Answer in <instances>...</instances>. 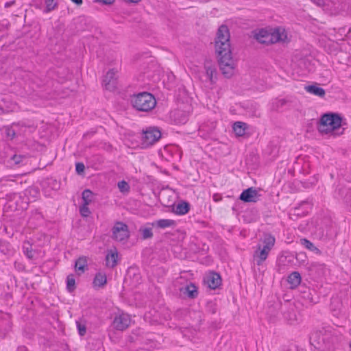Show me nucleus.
I'll list each match as a JSON object with an SVG mask.
<instances>
[{
    "mask_svg": "<svg viewBox=\"0 0 351 351\" xmlns=\"http://www.w3.org/2000/svg\"><path fill=\"white\" fill-rule=\"evenodd\" d=\"M15 3H16V1H15L14 0L11 1H9V2H6V3H5V5H4V6H5V8H10V7H11L12 5H14V4H15Z\"/></svg>",
    "mask_w": 351,
    "mask_h": 351,
    "instance_id": "nucleus-44",
    "label": "nucleus"
},
{
    "mask_svg": "<svg viewBox=\"0 0 351 351\" xmlns=\"http://www.w3.org/2000/svg\"><path fill=\"white\" fill-rule=\"evenodd\" d=\"M313 2L319 7H323L325 5L324 0H312Z\"/></svg>",
    "mask_w": 351,
    "mask_h": 351,
    "instance_id": "nucleus-41",
    "label": "nucleus"
},
{
    "mask_svg": "<svg viewBox=\"0 0 351 351\" xmlns=\"http://www.w3.org/2000/svg\"><path fill=\"white\" fill-rule=\"evenodd\" d=\"M16 135L15 131L12 128H6V136L12 139Z\"/></svg>",
    "mask_w": 351,
    "mask_h": 351,
    "instance_id": "nucleus-38",
    "label": "nucleus"
},
{
    "mask_svg": "<svg viewBox=\"0 0 351 351\" xmlns=\"http://www.w3.org/2000/svg\"><path fill=\"white\" fill-rule=\"evenodd\" d=\"M342 117L337 113L328 112L322 115L319 125L318 131L322 134H328L335 130L339 128L341 125Z\"/></svg>",
    "mask_w": 351,
    "mask_h": 351,
    "instance_id": "nucleus-3",
    "label": "nucleus"
},
{
    "mask_svg": "<svg viewBox=\"0 0 351 351\" xmlns=\"http://www.w3.org/2000/svg\"><path fill=\"white\" fill-rule=\"evenodd\" d=\"M73 3L77 5H81L83 3L82 0H71Z\"/></svg>",
    "mask_w": 351,
    "mask_h": 351,
    "instance_id": "nucleus-46",
    "label": "nucleus"
},
{
    "mask_svg": "<svg viewBox=\"0 0 351 351\" xmlns=\"http://www.w3.org/2000/svg\"><path fill=\"white\" fill-rule=\"evenodd\" d=\"M77 326L78 329V332L80 336H84L86 331V328L85 325L81 324L80 322H77Z\"/></svg>",
    "mask_w": 351,
    "mask_h": 351,
    "instance_id": "nucleus-37",
    "label": "nucleus"
},
{
    "mask_svg": "<svg viewBox=\"0 0 351 351\" xmlns=\"http://www.w3.org/2000/svg\"><path fill=\"white\" fill-rule=\"evenodd\" d=\"M139 231L142 233V239L144 240L153 237V232L151 228H141Z\"/></svg>",
    "mask_w": 351,
    "mask_h": 351,
    "instance_id": "nucleus-30",
    "label": "nucleus"
},
{
    "mask_svg": "<svg viewBox=\"0 0 351 351\" xmlns=\"http://www.w3.org/2000/svg\"><path fill=\"white\" fill-rule=\"evenodd\" d=\"M300 243L306 249L312 252H315L317 254H320V250L317 247H315L311 241L308 240L307 239H301Z\"/></svg>",
    "mask_w": 351,
    "mask_h": 351,
    "instance_id": "nucleus-27",
    "label": "nucleus"
},
{
    "mask_svg": "<svg viewBox=\"0 0 351 351\" xmlns=\"http://www.w3.org/2000/svg\"><path fill=\"white\" fill-rule=\"evenodd\" d=\"M117 186H118L119 191L121 193H128L130 191V185L125 180L119 181L118 182Z\"/></svg>",
    "mask_w": 351,
    "mask_h": 351,
    "instance_id": "nucleus-32",
    "label": "nucleus"
},
{
    "mask_svg": "<svg viewBox=\"0 0 351 351\" xmlns=\"http://www.w3.org/2000/svg\"><path fill=\"white\" fill-rule=\"evenodd\" d=\"M283 34H281L279 29H274L273 32L269 33V40L266 41V45L274 44L280 41L284 40L282 38Z\"/></svg>",
    "mask_w": 351,
    "mask_h": 351,
    "instance_id": "nucleus-20",
    "label": "nucleus"
},
{
    "mask_svg": "<svg viewBox=\"0 0 351 351\" xmlns=\"http://www.w3.org/2000/svg\"><path fill=\"white\" fill-rule=\"evenodd\" d=\"M25 159V156L14 154L11 157V160L15 165H20Z\"/></svg>",
    "mask_w": 351,
    "mask_h": 351,
    "instance_id": "nucleus-35",
    "label": "nucleus"
},
{
    "mask_svg": "<svg viewBox=\"0 0 351 351\" xmlns=\"http://www.w3.org/2000/svg\"><path fill=\"white\" fill-rule=\"evenodd\" d=\"M301 297L309 303L315 304L317 302V298H315V292L314 290L311 291L308 287H301L300 290Z\"/></svg>",
    "mask_w": 351,
    "mask_h": 351,
    "instance_id": "nucleus-12",
    "label": "nucleus"
},
{
    "mask_svg": "<svg viewBox=\"0 0 351 351\" xmlns=\"http://www.w3.org/2000/svg\"><path fill=\"white\" fill-rule=\"evenodd\" d=\"M269 252V250L263 247L261 248L260 245H258V250L255 251L254 254V258L256 261L257 265L260 266L263 263V262L267 258Z\"/></svg>",
    "mask_w": 351,
    "mask_h": 351,
    "instance_id": "nucleus-11",
    "label": "nucleus"
},
{
    "mask_svg": "<svg viewBox=\"0 0 351 351\" xmlns=\"http://www.w3.org/2000/svg\"><path fill=\"white\" fill-rule=\"evenodd\" d=\"M260 195L254 187H250L243 191L239 195V199L245 203H255L258 202Z\"/></svg>",
    "mask_w": 351,
    "mask_h": 351,
    "instance_id": "nucleus-7",
    "label": "nucleus"
},
{
    "mask_svg": "<svg viewBox=\"0 0 351 351\" xmlns=\"http://www.w3.org/2000/svg\"><path fill=\"white\" fill-rule=\"evenodd\" d=\"M76 289L74 275L71 274L66 277V290L69 293L73 292Z\"/></svg>",
    "mask_w": 351,
    "mask_h": 351,
    "instance_id": "nucleus-26",
    "label": "nucleus"
},
{
    "mask_svg": "<svg viewBox=\"0 0 351 351\" xmlns=\"http://www.w3.org/2000/svg\"><path fill=\"white\" fill-rule=\"evenodd\" d=\"M275 242L276 239L272 234L269 233L264 234L263 239V247L271 251L275 245Z\"/></svg>",
    "mask_w": 351,
    "mask_h": 351,
    "instance_id": "nucleus-22",
    "label": "nucleus"
},
{
    "mask_svg": "<svg viewBox=\"0 0 351 351\" xmlns=\"http://www.w3.org/2000/svg\"><path fill=\"white\" fill-rule=\"evenodd\" d=\"M112 238L118 241H123L130 237V231L126 223L117 221L112 228Z\"/></svg>",
    "mask_w": 351,
    "mask_h": 351,
    "instance_id": "nucleus-5",
    "label": "nucleus"
},
{
    "mask_svg": "<svg viewBox=\"0 0 351 351\" xmlns=\"http://www.w3.org/2000/svg\"><path fill=\"white\" fill-rule=\"evenodd\" d=\"M301 280L302 277L298 271H293L287 278V282L290 285V287L291 289L297 287L300 284Z\"/></svg>",
    "mask_w": 351,
    "mask_h": 351,
    "instance_id": "nucleus-16",
    "label": "nucleus"
},
{
    "mask_svg": "<svg viewBox=\"0 0 351 351\" xmlns=\"http://www.w3.org/2000/svg\"><path fill=\"white\" fill-rule=\"evenodd\" d=\"M75 268L78 275L84 273L85 271L88 269L86 258L82 256L77 258L75 261Z\"/></svg>",
    "mask_w": 351,
    "mask_h": 351,
    "instance_id": "nucleus-17",
    "label": "nucleus"
},
{
    "mask_svg": "<svg viewBox=\"0 0 351 351\" xmlns=\"http://www.w3.org/2000/svg\"><path fill=\"white\" fill-rule=\"evenodd\" d=\"M230 32L227 25H221L217 29L215 40L219 68L226 77H230L234 71Z\"/></svg>",
    "mask_w": 351,
    "mask_h": 351,
    "instance_id": "nucleus-1",
    "label": "nucleus"
},
{
    "mask_svg": "<svg viewBox=\"0 0 351 351\" xmlns=\"http://www.w3.org/2000/svg\"><path fill=\"white\" fill-rule=\"evenodd\" d=\"M20 349H21V350H23V351H26V350H27V349H26V348H25V347L21 348Z\"/></svg>",
    "mask_w": 351,
    "mask_h": 351,
    "instance_id": "nucleus-48",
    "label": "nucleus"
},
{
    "mask_svg": "<svg viewBox=\"0 0 351 351\" xmlns=\"http://www.w3.org/2000/svg\"><path fill=\"white\" fill-rule=\"evenodd\" d=\"M131 104L134 108L138 111H151L156 105L154 96L148 92L134 94L131 97Z\"/></svg>",
    "mask_w": 351,
    "mask_h": 351,
    "instance_id": "nucleus-2",
    "label": "nucleus"
},
{
    "mask_svg": "<svg viewBox=\"0 0 351 351\" xmlns=\"http://www.w3.org/2000/svg\"><path fill=\"white\" fill-rule=\"evenodd\" d=\"M349 347H350V349L351 350V341L349 343Z\"/></svg>",
    "mask_w": 351,
    "mask_h": 351,
    "instance_id": "nucleus-49",
    "label": "nucleus"
},
{
    "mask_svg": "<svg viewBox=\"0 0 351 351\" xmlns=\"http://www.w3.org/2000/svg\"><path fill=\"white\" fill-rule=\"evenodd\" d=\"M96 1L101 2L105 5H110L114 1V0H96Z\"/></svg>",
    "mask_w": 351,
    "mask_h": 351,
    "instance_id": "nucleus-42",
    "label": "nucleus"
},
{
    "mask_svg": "<svg viewBox=\"0 0 351 351\" xmlns=\"http://www.w3.org/2000/svg\"><path fill=\"white\" fill-rule=\"evenodd\" d=\"M305 90L308 93L320 97H324L326 95L325 90L323 88L319 87L315 84L306 86L305 87Z\"/></svg>",
    "mask_w": 351,
    "mask_h": 351,
    "instance_id": "nucleus-18",
    "label": "nucleus"
},
{
    "mask_svg": "<svg viewBox=\"0 0 351 351\" xmlns=\"http://www.w3.org/2000/svg\"><path fill=\"white\" fill-rule=\"evenodd\" d=\"M118 252L116 247L108 250L106 256V265L110 268H114L117 265Z\"/></svg>",
    "mask_w": 351,
    "mask_h": 351,
    "instance_id": "nucleus-10",
    "label": "nucleus"
},
{
    "mask_svg": "<svg viewBox=\"0 0 351 351\" xmlns=\"http://www.w3.org/2000/svg\"><path fill=\"white\" fill-rule=\"evenodd\" d=\"M23 250L24 254L29 260H32L34 258L35 251L32 249V245L28 241H25L23 245Z\"/></svg>",
    "mask_w": 351,
    "mask_h": 351,
    "instance_id": "nucleus-25",
    "label": "nucleus"
},
{
    "mask_svg": "<svg viewBox=\"0 0 351 351\" xmlns=\"http://www.w3.org/2000/svg\"><path fill=\"white\" fill-rule=\"evenodd\" d=\"M206 311L210 314H215L217 312V306L215 302L208 301L206 306Z\"/></svg>",
    "mask_w": 351,
    "mask_h": 351,
    "instance_id": "nucleus-31",
    "label": "nucleus"
},
{
    "mask_svg": "<svg viewBox=\"0 0 351 351\" xmlns=\"http://www.w3.org/2000/svg\"><path fill=\"white\" fill-rule=\"evenodd\" d=\"M85 166L83 162H76L75 164V171L76 173L79 175L82 174L84 172Z\"/></svg>",
    "mask_w": 351,
    "mask_h": 351,
    "instance_id": "nucleus-36",
    "label": "nucleus"
},
{
    "mask_svg": "<svg viewBox=\"0 0 351 351\" xmlns=\"http://www.w3.org/2000/svg\"><path fill=\"white\" fill-rule=\"evenodd\" d=\"M117 72L118 71L114 69H110L104 77L103 84L106 90L110 91L115 90L117 80L116 74Z\"/></svg>",
    "mask_w": 351,
    "mask_h": 351,
    "instance_id": "nucleus-6",
    "label": "nucleus"
},
{
    "mask_svg": "<svg viewBox=\"0 0 351 351\" xmlns=\"http://www.w3.org/2000/svg\"><path fill=\"white\" fill-rule=\"evenodd\" d=\"M213 199L215 202H217L221 200L222 197L220 195L216 193L213 195Z\"/></svg>",
    "mask_w": 351,
    "mask_h": 351,
    "instance_id": "nucleus-43",
    "label": "nucleus"
},
{
    "mask_svg": "<svg viewBox=\"0 0 351 351\" xmlns=\"http://www.w3.org/2000/svg\"><path fill=\"white\" fill-rule=\"evenodd\" d=\"M345 201L347 204H349L351 206V189L347 192L345 197Z\"/></svg>",
    "mask_w": 351,
    "mask_h": 351,
    "instance_id": "nucleus-40",
    "label": "nucleus"
},
{
    "mask_svg": "<svg viewBox=\"0 0 351 351\" xmlns=\"http://www.w3.org/2000/svg\"><path fill=\"white\" fill-rule=\"evenodd\" d=\"M269 33L270 32L265 29H260L258 30H255L253 32L254 38L260 43L265 44L266 41L269 40Z\"/></svg>",
    "mask_w": 351,
    "mask_h": 351,
    "instance_id": "nucleus-13",
    "label": "nucleus"
},
{
    "mask_svg": "<svg viewBox=\"0 0 351 351\" xmlns=\"http://www.w3.org/2000/svg\"><path fill=\"white\" fill-rule=\"evenodd\" d=\"M161 138V132L157 127H148L142 132L141 145L143 147L153 145Z\"/></svg>",
    "mask_w": 351,
    "mask_h": 351,
    "instance_id": "nucleus-4",
    "label": "nucleus"
},
{
    "mask_svg": "<svg viewBox=\"0 0 351 351\" xmlns=\"http://www.w3.org/2000/svg\"><path fill=\"white\" fill-rule=\"evenodd\" d=\"M208 286L211 289L218 288L221 284V278L219 274L215 271H210L206 276V280Z\"/></svg>",
    "mask_w": 351,
    "mask_h": 351,
    "instance_id": "nucleus-9",
    "label": "nucleus"
},
{
    "mask_svg": "<svg viewBox=\"0 0 351 351\" xmlns=\"http://www.w3.org/2000/svg\"><path fill=\"white\" fill-rule=\"evenodd\" d=\"M190 210V204L186 201L179 202L175 209L174 212L178 215H183L186 214Z\"/></svg>",
    "mask_w": 351,
    "mask_h": 351,
    "instance_id": "nucleus-21",
    "label": "nucleus"
},
{
    "mask_svg": "<svg viewBox=\"0 0 351 351\" xmlns=\"http://www.w3.org/2000/svg\"><path fill=\"white\" fill-rule=\"evenodd\" d=\"M80 215L83 217H88L90 214V211L88 207V205H84L82 204L80 207Z\"/></svg>",
    "mask_w": 351,
    "mask_h": 351,
    "instance_id": "nucleus-34",
    "label": "nucleus"
},
{
    "mask_svg": "<svg viewBox=\"0 0 351 351\" xmlns=\"http://www.w3.org/2000/svg\"><path fill=\"white\" fill-rule=\"evenodd\" d=\"M152 226L164 229L169 227H175L176 226V222L173 219H161L154 221L152 223Z\"/></svg>",
    "mask_w": 351,
    "mask_h": 351,
    "instance_id": "nucleus-14",
    "label": "nucleus"
},
{
    "mask_svg": "<svg viewBox=\"0 0 351 351\" xmlns=\"http://www.w3.org/2000/svg\"><path fill=\"white\" fill-rule=\"evenodd\" d=\"M341 306L342 303L339 298H335L331 299L330 308L335 314L337 315L340 312Z\"/></svg>",
    "mask_w": 351,
    "mask_h": 351,
    "instance_id": "nucleus-28",
    "label": "nucleus"
},
{
    "mask_svg": "<svg viewBox=\"0 0 351 351\" xmlns=\"http://www.w3.org/2000/svg\"><path fill=\"white\" fill-rule=\"evenodd\" d=\"M232 128L237 136H243L247 129V125L244 122L237 121L233 124Z\"/></svg>",
    "mask_w": 351,
    "mask_h": 351,
    "instance_id": "nucleus-19",
    "label": "nucleus"
},
{
    "mask_svg": "<svg viewBox=\"0 0 351 351\" xmlns=\"http://www.w3.org/2000/svg\"><path fill=\"white\" fill-rule=\"evenodd\" d=\"M93 193L90 189H85L82 194L84 205H88L92 202Z\"/></svg>",
    "mask_w": 351,
    "mask_h": 351,
    "instance_id": "nucleus-29",
    "label": "nucleus"
},
{
    "mask_svg": "<svg viewBox=\"0 0 351 351\" xmlns=\"http://www.w3.org/2000/svg\"><path fill=\"white\" fill-rule=\"evenodd\" d=\"M45 4H46V8H45L46 12H49L53 10L57 6V3H56L54 1V0H46Z\"/></svg>",
    "mask_w": 351,
    "mask_h": 351,
    "instance_id": "nucleus-33",
    "label": "nucleus"
},
{
    "mask_svg": "<svg viewBox=\"0 0 351 351\" xmlns=\"http://www.w3.org/2000/svg\"><path fill=\"white\" fill-rule=\"evenodd\" d=\"M204 69L206 70V74L209 78L211 83L214 82V75L216 74V69L211 62H206L204 63Z\"/></svg>",
    "mask_w": 351,
    "mask_h": 351,
    "instance_id": "nucleus-24",
    "label": "nucleus"
},
{
    "mask_svg": "<svg viewBox=\"0 0 351 351\" xmlns=\"http://www.w3.org/2000/svg\"><path fill=\"white\" fill-rule=\"evenodd\" d=\"M7 112H8V110L4 109L3 107L0 106V114H5Z\"/></svg>",
    "mask_w": 351,
    "mask_h": 351,
    "instance_id": "nucleus-47",
    "label": "nucleus"
},
{
    "mask_svg": "<svg viewBox=\"0 0 351 351\" xmlns=\"http://www.w3.org/2000/svg\"><path fill=\"white\" fill-rule=\"evenodd\" d=\"M184 294H186L189 298L194 299L196 298L198 295V291L197 287L192 282L189 285H186L184 287V291H183Z\"/></svg>",
    "mask_w": 351,
    "mask_h": 351,
    "instance_id": "nucleus-23",
    "label": "nucleus"
},
{
    "mask_svg": "<svg viewBox=\"0 0 351 351\" xmlns=\"http://www.w3.org/2000/svg\"><path fill=\"white\" fill-rule=\"evenodd\" d=\"M130 324V316L124 313L116 316L113 321V326L114 328L119 330H123L126 329L129 326Z\"/></svg>",
    "mask_w": 351,
    "mask_h": 351,
    "instance_id": "nucleus-8",
    "label": "nucleus"
},
{
    "mask_svg": "<svg viewBox=\"0 0 351 351\" xmlns=\"http://www.w3.org/2000/svg\"><path fill=\"white\" fill-rule=\"evenodd\" d=\"M3 320H0V330H9L11 328L10 323L9 321H5L6 324L8 325V328L3 327Z\"/></svg>",
    "mask_w": 351,
    "mask_h": 351,
    "instance_id": "nucleus-39",
    "label": "nucleus"
},
{
    "mask_svg": "<svg viewBox=\"0 0 351 351\" xmlns=\"http://www.w3.org/2000/svg\"><path fill=\"white\" fill-rule=\"evenodd\" d=\"M124 1L127 3L136 4V3H139L140 1H141L142 0H124Z\"/></svg>",
    "mask_w": 351,
    "mask_h": 351,
    "instance_id": "nucleus-45",
    "label": "nucleus"
},
{
    "mask_svg": "<svg viewBox=\"0 0 351 351\" xmlns=\"http://www.w3.org/2000/svg\"><path fill=\"white\" fill-rule=\"evenodd\" d=\"M107 283V277L106 274L98 272L95 274L93 285L94 287L97 288H102L104 287Z\"/></svg>",
    "mask_w": 351,
    "mask_h": 351,
    "instance_id": "nucleus-15",
    "label": "nucleus"
}]
</instances>
